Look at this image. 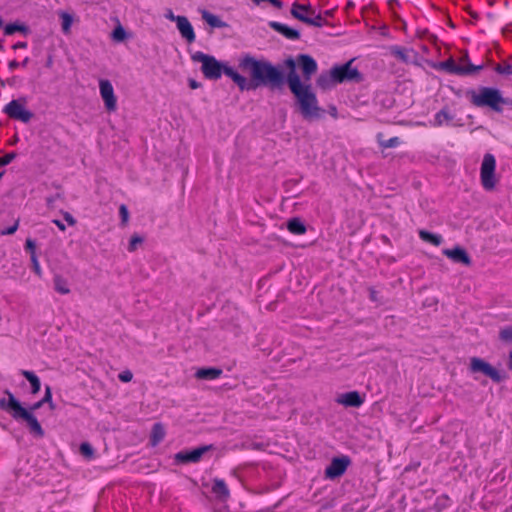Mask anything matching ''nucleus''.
I'll list each match as a JSON object with an SVG mask.
<instances>
[{"label":"nucleus","mask_w":512,"mask_h":512,"mask_svg":"<svg viewBox=\"0 0 512 512\" xmlns=\"http://www.w3.org/2000/svg\"><path fill=\"white\" fill-rule=\"evenodd\" d=\"M194 62L201 63V72L208 80H218L222 74L237 85L241 91L256 90L259 87H267L269 90H281L284 87V77L277 65H274L267 59L256 57L250 54H244L238 61L239 69L247 73L249 78L241 75L232 67L219 62L214 56L205 54L201 51L195 52L191 56Z\"/></svg>","instance_id":"1"},{"label":"nucleus","mask_w":512,"mask_h":512,"mask_svg":"<svg viewBox=\"0 0 512 512\" xmlns=\"http://www.w3.org/2000/svg\"><path fill=\"white\" fill-rule=\"evenodd\" d=\"M283 65L288 69L287 75L280 69L284 77V85H288L296 98L303 118L307 120L320 118L323 110L318 106V100L311 85L305 83L310 81L317 72L318 65L315 59L307 54H299L296 59L292 56L287 57Z\"/></svg>","instance_id":"2"},{"label":"nucleus","mask_w":512,"mask_h":512,"mask_svg":"<svg viewBox=\"0 0 512 512\" xmlns=\"http://www.w3.org/2000/svg\"><path fill=\"white\" fill-rule=\"evenodd\" d=\"M5 394L8 398L0 399V409L9 413L15 420H23L26 422L29 433L36 439L44 437L45 432L41 424L34 416L33 413L22 407L20 402L14 397L9 391L5 390Z\"/></svg>","instance_id":"3"},{"label":"nucleus","mask_w":512,"mask_h":512,"mask_svg":"<svg viewBox=\"0 0 512 512\" xmlns=\"http://www.w3.org/2000/svg\"><path fill=\"white\" fill-rule=\"evenodd\" d=\"M471 103L476 107H490L495 111H500V104L504 99L499 90L495 88L482 87L479 92L473 90L468 92Z\"/></svg>","instance_id":"4"},{"label":"nucleus","mask_w":512,"mask_h":512,"mask_svg":"<svg viewBox=\"0 0 512 512\" xmlns=\"http://www.w3.org/2000/svg\"><path fill=\"white\" fill-rule=\"evenodd\" d=\"M468 60V54H465L460 59L461 63H467L466 65L457 64L452 58H449L446 61L440 62L437 68L455 75H470L483 69L482 65H473L468 63Z\"/></svg>","instance_id":"5"},{"label":"nucleus","mask_w":512,"mask_h":512,"mask_svg":"<svg viewBox=\"0 0 512 512\" xmlns=\"http://www.w3.org/2000/svg\"><path fill=\"white\" fill-rule=\"evenodd\" d=\"M26 98H19L10 101L3 109V112L11 119L28 123L34 114L26 109Z\"/></svg>","instance_id":"6"},{"label":"nucleus","mask_w":512,"mask_h":512,"mask_svg":"<svg viewBox=\"0 0 512 512\" xmlns=\"http://www.w3.org/2000/svg\"><path fill=\"white\" fill-rule=\"evenodd\" d=\"M495 168H496V160L495 157L486 153L483 157V161L480 169V177L483 187L486 190H491L496 185L495 180Z\"/></svg>","instance_id":"7"},{"label":"nucleus","mask_w":512,"mask_h":512,"mask_svg":"<svg viewBox=\"0 0 512 512\" xmlns=\"http://www.w3.org/2000/svg\"><path fill=\"white\" fill-rule=\"evenodd\" d=\"M334 81L343 83L346 81L359 83L362 81V75L357 68L352 67V61H349L341 66L332 68Z\"/></svg>","instance_id":"8"},{"label":"nucleus","mask_w":512,"mask_h":512,"mask_svg":"<svg viewBox=\"0 0 512 512\" xmlns=\"http://www.w3.org/2000/svg\"><path fill=\"white\" fill-rule=\"evenodd\" d=\"M469 369L472 373H481L496 383L502 380L499 371L481 358L472 357L470 359Z\"/></svg>","instance_id":"9"},{"label":"nucleus","mask_w":512,"mask_h":512,"mask_svg":"<svg viewBox=\"0 0 512 512\" xmlns=\"http://www.w3.org/2000/svg\"><path fill=\"white\" fill-rule=\"evenodd\" d=\"M99 89L107 111H115L117 108V98L111 82L107 79H101L99 81Z\"/></svg>","instance_id":"10"},{"label":"nucleus","mask_w":512,"mask_h":512,"mask_svg":"<svg viewBox=\"0 0 512 512\" xmlns=\"http://www.w3.org/2000/svg\"><path fill=\"white\" fill-rule=\"evenodd\" d=\"M348 456L335 457L329 466L325 469V476L329 479H335L342 476L350 465Z\"/></svg>","instance_id":"11"},{"label":"nucleus","mask_w":512,"mask_h":512,"mask_svg":"<svg viewBox=\"0 0 512 512\" xmlns=\"http://www.w3.org/2000/svg\"><path fill=\"white\" fill-rule=\"evenodd\" d=\"M213 448L212 445L201 446L192 451H180L175 455L176 461L180 463H197L201 460L202 456Z\"/></svg>","instance_id":"12"},{"label":"nucleus","mask_w":512,"mask_h":512,"mask_svg":"<svg viewBox=\"0 0 512 512\" xmlns=\"http://www.w3.org/2000/svg\"><path fill=\"white\" fill-rule=\"evenodd\" d=\"M390 53L402 63H417L418 53L414 49L395 45L390 47Z\"/></svg>","instance_id":"13"},{"label":"nucleus","mask_w":512,"mask_h":512,"mask_svg":"<svg viewBox=\"0 0 512 512\" xmlns=\"http://www.w3.org/2000/svg\"><path fill=\"white\" fill-rule=\"evenodd\" d=\"M444 255H446L449 259H451L455 263H462L464 265L469 266L471 264V259L468 253L461 247H455L453 249H445L443 251Z\"/></svg>","instance_id":"14"},{"label":"nucleus","mask_w":512,"mask_h":512,"mask_svg":"<svg viewBox=\"0 0 512 512\" xmlns=\"http://www.w3.org/2000/svg\"><path fill=\"white\" fill-rule=\"evenodd\" d=\"M177 29L181 36L190 44L196 39L194 29L186 16H183L177 23Z\"/></svg>","instance_id":"15"},{"label":"nucleus","mask_w":512,"mask_h":512,"mask_svg":"<svg viewBox=\"0 0 512 512\" xmlns=\"http://www.w3.org/2000/svg\"><path fill=\"white\" fill-rule=\"evenodd\" d=\"M338 403L346 407H360L364 403V398L361 397L359 392L351 391L342 394L338 399Z\"/></svg>","instance_id":"16"},{"label":"nucleus","mask_w":512,"mask_h":512,"mask_svg":"<svg viewBox=\"0 0 512 512\" xmlns=\"http://www.w3.org/2000/svg\"><path fill=\"white\" fill-rule=\"evenodd\" d=\"M269 26L276 32L282 34L284 37H286L287 39H290V40H298L300 38V33L295 30V29H292L290 27H288L287 25L285 24H282L280 22H276V21H271L269 23Z\"/></svg>","instance_id":"17"},{"label":"nucleus","mask_w":512,"mask_h":512,"mask_svg":"<svg viewBox=\"0 0 512 512\" xmlns=\"http://www.w3.org/2000/svg\"><path fill=\"white\" fill-rule=\"evenodd\" d=\"M212 492L220 499L227 500L230 496L229 489L222 479H214L212 485Z\"/></svg>","instance_id":"18"},{"label":"nucleus","mask_w":512,"mask_h":512,"mask_svg":"<svg viewBox=\"0 0 512 512\" xmlns=\"http://www.w3.org/2000/svg\"><path fill=\"white\" fill-rule=\"evenodd\" d=\"M222 373H223V371L221 369L210 367V368L199 369L196 372L195 376L198 379L214 380V379L219 378L222 375Z\"/></svg>","instance_id":"19"},{"label":"nucleus","mask_w":512,"mask_h":512,"mask_svg":"<svg viewBox=\"0 0 512 512\" xmlns=\"http://www.w3.org/2000/svg\"><path fill=\"white\" fill-rule=\"evenodd\" d=\"M453 119L454 115H452L447 108H443L435 114L432 125L434 127H440L443 124H449Z\"/></svg>","instance_id":"20"},{"label":"nucleus","mask_w":512,"mask_h":512,"mask_svg":"<svg viewBox=\"0 0 512 512\" xmlns=\"http://www.w3.org/2000/svg\"><path fill=\"white\" fill-rule=\"evenodd\" d=\"M294 18L307 25L314 27H322L327 23L326 20L321 16V14H314V16H299L294 14Z\"/></svg>","instance_id":"21"},{"label":"nucleus","mask_w":512,"mask_h":512,"mask_svg":"<svg viewBox=\"0 0 512 512\" xmlns=\"http://www.w3.org/2000/svg\"><path fill=\"white\" fill-rule=\"evenodd\" d=\"M202 19L212 28H225L227 23L222 21L218 16L204 10L201 13Z\"/></svg>","instance_id":"22"},{"label":"nucleus","mask_w":512,"mask_h":512,"mask_svg":"<svg viewBox=\"0 0 512 512\" xmlns=\"http://www.w3.org/2000/svg\"><path fill=\"white\" fill-rule=\"evenodd\" d=\"M21 375H23L30 383L32 394H37L41 388V382L38 376L34 372L28 370H22Z\"/></svg>","instance_id":"23"},{"label":"nucleus","mask_w":512,"mask_h":512,"mask_svg":"<svg viewBox=\"0 0 512 512\" xmlns=\"http://www.w3.org/2000/svg\"><path fill=\"white\" fill-rule=\"evenodd\" d=\"M16 32H20L24 35L29 33V27L23 23L14 22L5 25L4 34L5 35H13Z\"/></svg>","instance_id":"24"},{"label":"nucleus","mask_w":512,"mask_h":512,"mask_svg":"<svg viewBox=\"0 0 512 512\" xmlns=\"http://www.w3.org/2000/svg\"><path fill=\"white\" fill-rule=\"evenodd\" d=\"M287 229L295 235H303L306 232V226L299 218H292L287 223Z\"/></svg>","instance_id":"25"},{"label":"nucleus","mask_w":512,"mask_h":512,"mask_svg":"<svg viewBox=\"0 0 512 512\" xmlns=\"http://www.w3.org/2000/svg\"><path fill=\"white\" fill-rule=\"evenodd\" d=\"M165 436V430L160 423H155L152 427L150 442L153 446H156L160 443Z\"/></svg>","instance_id":"26"},{"label":"nucleus","mask_w":512,"mask_h":512,"mask_svg":"<svg viewBox=\"0 0 512 512\" xmlns=\"http://www.w3.org/2000/svg\"><path fill=\"white\" fill-rule=\"evenodd\" d=\"M53 283H54V289L58 293H60L62 295H66V294L70 293V288L68 286V283L62 276L56 275L53 279Z\"/></svg>","instance_id":"27"},{"label":"nucleus","mask_w":512,"mask_h":512,"mask_svg":"<svg viewBox=\"0 0 512 512\" xmlns=\"http://www.w3.org/2000/svg\"><path fill=\"white\" fill-rule=\"evenodd\" d=\"M335 83L332 69L329 74L322 73L317 79V85L324 90L330 88Z\"/></svg>","instance_id":"28"},{"label":"nucleus","mask_w":512,"mask_h":512,"mask_svg":"<svg viewBox=\"0 0 512 512\" xmlns=\"http://www.w3.org/2000/svg\"><path fill=\"white\" fill-rule=\"evenodd\" d=\"M419 236L423 241L429 242L435 246H439L442 243V237L437 234L430 233L425 230L419 232Z\"/></svg>","instance_id":"29"},{"label":"nucleus","mask_w":512,"mask_h":512,"mask_svg":"<svg viewBox=\"0 0 512 512\" xmlns=\"http://www.w3.org/2000/svg\"><path fill=\"white\" fill-rule=\"evenodd\" d=\"M494 70L499 74L512 75V56L507 61L497 64Z\"/></svg>","instance_id":"30"},{"label":"nucleus","mask_w":512,"mask_h":512,"mask_svg":"<svg viewBox=\"0 0 512 512\" xmlns=\"http://www.w3.org/2000/svg\"><path fill=\"white\" fill-rule=\"evenodd\" d=\"M60 18H61L62 31H63V33L68 34L70 32V29H71V26L73 23V17L66 12H62L60 14Z\"/></svg>","instance_id":"31"},{"label":"nucleus","mask_w":512,"mask_h":512,"mask_svg":"<svg viewBox=\"0 0 512 512\" xmlns=\"http://www.w3.org/2000/svg\"><path fill=\"white\" fill-rule=\"evenodd\" d=\"M79 451L81 455L87 459H92L95 455L94 448L88 442H83L80 444Z\"/></svg>","instance_id":"32"},{"label":"nucleus","mask_w":512,"mask_h":512,"mask_svg":"<svg viewBox=\"0 0 512 512\" xmlns=\"http://www.w3.org/2000/svg\"><path fill=\"white\" fill-rule=\"evenodd\" d=\"M401 141L398 137H392L388 140H379V144L382 148H394L400 145Z\"/></svg>","instance_id":"33"},{"label":"nucleus","mask_w":512,"mask_h":512,"mask_svg":"<svg viewBox=\"0 0 512 512\" xmlns=\"http://www.w3.org/2000/svg\"><path fill=\"white\" fill-rule=\"evenodd\" d=\"M499 339L504 342H512V326L502 328L499 332Z\"/></svg>","instance_id":"34"},{"label":"nucleus","mask_w":512,"mask_h":512,"mask_svg":"<svg viewBox=\"0 0 512 512\" xmlns=\"http://www.w3.org/2000/svg\"><path fill=\"white\" fill-rule=\"evenodd\" d=\"M142 242H143V238L142 237H140L139 235H133L130 238L128 250L130 252L135 251L137 249V245L141 244Z\"/></svg>","instance_id":"35"},{"label":"nucleus","mask_w":512,"mask_h":512,"mask_svg":"<svg viewBox=\"0 0 512 512\" xmlns=\"http://www.w3.org/2000/svg\"><path fill=\"white\" fill-rule=\"evenodd\" d=\"M112 36L116 41H123L126 37V32L122 26H118L113 30Z\"/></svg>","instance_id":"36"},{"label":"nucleus","mask_w":512,"mask_h":512,"mask_svg":"<svg viewBox=\"0 0 512 512\" xmlns=\"http://www.w3.org/2000/svg\"><path fill=\"white\" fill-rule=\"evenodd\" d=\"M119 214H120V218H121V224L123 226H125L129 219V211H128L126 205H124V204L120 205Z\"/></svg>","instance_id":"37"},{"label":"nucleus","mask_w":512,"mask_h":512,"mask_svg":"<svg viewBox=\"0 0 512 512\" xmlns=\"http://www.w3.org/2000/svg\"><path fill=\"white\" fill-rule=\"evenodd\" d=\"M31 262H32V269L34 271V273L41 277L42 275V270H41V267H40V264L38 262V259H37V256H36V253H33V255H31Z\"/></svg>","instance_id":"38"},{"label":"nucleus","mask_w":512,"mask_h":512,"mask_svg":"<svg viewBox=\"0 0 512 512\" xmlns=\"http://www.w3.org/2000/svg\"><path fill=\"white\" fill-rule=\"evenodd\" d=\"M304 9V4H300L298 2H294L291 8V15L294 17V14L299 16H307L305 12L301 11Z\"/></svg>","instance_id":"39"},{"label":"nucleus","mask_w":512,"mask_h":512,"mask_svg":"<svg viewBox=\"0 0 512 512\" xmlns=\"http://www.w3.org/2000/svg\"><path fill=\"white\" fill-rule=\"evenodd\" d=\"M41 400H42V402L44 404L48 403L50 405L51 409L54 408V405H53V402H52V391H51V387L50 386H46V388H45V395H44V397Z\"/></svg>","instance_id":"40"},{"label":"nucleus","mask_w":512,"mask_h":512,"mask_svg":"<svg viewBox=\"0 0 512 512\" xmlns=\"http://www.w3.org/2000/svg\"><path fill=\"white\" fill-rule=\"evenodd\" d=\"M19 227V220H16L14 224L0 232L1 235H13Z\"/></svg>","instance_id":"41"},{"label":"nucleus","mask_w":512,"mask_h":512,"mask_svg":"<svg viewBox=\"0 0 512 512\" xmlns=\"http://www.w3.org/2000/svg\"><path fill=\"white\" fill-rule=\"evenodd\" d=\"M118 378L120 381L127 383L132 380L133 374L130 370H125L118 375Z\"/></svg>","instance_id":"42"},{"label":"nucleus","mask_w":512,"mask_h":512,"mask_svg":"<svg viewBox=\"0 0 512 512\" xmlns=\"http://www.w3.org/2000/svg\"><path fill=\"white\" fill-rule=\"evenodd\" d=\"M15 158H16L15 152H10V153H7L6 155H4L3 157H0L1 162L3 163L4 166L10 164Z\"/></svg>","instance_id":"43"},{"label":"nucleus","mask_w":512,"mask_h":512,"mask_svg":"<svg viewBox=\"0 0 512 512\" xmlns=\"http://www.w3.org/2000/svg\"><path fill=\"white\" fill-rule=\"evenodd\" d=\"M25 249L26 251L30 252V256L33 255V253H36V245L35 242L32 239H27L25 242Z\"/></svg>","instance_id":"44"},{"label":"nucleus","mask_w":512,"mask_h":512,"mask_svg":"<svg viewBox=\"0 0 512 512\" xmlns=\"http://www.w3.org/2000/svg\"><path fill=\"white\" fill-rule=\"evenodd\" d=\"M165 17L172 21V22H175L177 23L183 16H179V15H174V13L172 12V10H168L167 13L165 14Z\"/></svg>","instance_id":"45"},{"label":"nucleus","mask_w":512,"mask_h":512,"mask_svg":"<svg viewBox=\"0 0 512 512\" xmlns=\"http://www.w3.org/2000/svg\"><path fill=\"white\" fill-rule=\"evenodd\" d=\"M63 217L70 226H74L76 224V219L69 212H64Z\"/></svg>","instance_id":"46"},{"label":"nucleus","mask_w":512,"mask_h":512,"mask_svg":"<svg viewBox=\"0 0 512 512\" xmlns=\"http://www.w3.org/2000/svg\"><path fill=\"white\" fill-rule=\"evenodd\" d=\"M301 11L305 12L308 16H314L315 10L310 5H304V9H301Z\"/></svg>","instance_id":"47"},{"label":"nucleus","mask_w":512,"mask_h":512,"mask_svg":"<svg viewBox=\"0 0 512 512\" xmlns=\"http://www.w3.org/2000/svg\"><path fill=\"white\" fill-rule=\"evenodd\" d=\"M43 404H44V403L42 402V400H40V401H38V402L34 403V404L30 407V409H29L28 411H30L31 413H33L34 411H36V410H38L39 408H41V407L43 406Z\"/></svg>","instance_id":"48"},{"label":"nucleus","mask_w":512,"mask_h":512,"mask_svg":"<svg viewBox=\"0 0 512 512\" xmlns=\"http://www.w3.org/2000/svg\"><path fill=\"white\" fill-rule=\"evenodd\" d=\"M20 66V63L16 60H11L9 63H8V67L11 71H14L15 69H17L18 67Z\"/></svg>","instance_id":"49"},{"label":"nucleus","mask_w":512,"mask_h":512,"mask_svg":"<svg viewBox=\"0 0 512 512\" xmlns=\"http://www.w3.org/2000/svg\"><path fill=\"white\" fill-rule=\"evenodd\" d=\"M25 48H27V42H17L16 44H14L12 46V49H14V50L25 49Z\"/></svg>","instance_id":"50"},{"label":"nucleus","mask_w":512,"mask_h":512,"mask_svg":"<svg viewBox=\"0 0 512 512\" xmlns=\"http://www.w3.org/2000/svg\"><path fill=\"white\" fill-rule=\"evenodd\" d=\"M200 86H201V85H200V83H199V82H197L196 80H194V79H189V87H190L191 89H197V88H199Z\"/></svg>","instance_id":"51"},{"label":"nucleus","mask_w":512,"mask_h":512,"mask_svg":"<svg viewBox=\"0 0 512 512\" xmlns=\"http://www.w3.org/2000/svg\"><path fill=\"white\" fill-rule=\"evenodd\" d=\"M269 3L277 9H281L283 7V3L280 0H270Z\"/></svg>","instance_id":"52"},{"label":"nucleus","mask_w":512,"mask_h":512,"mask_svg":"<svg viewBox=\"0 0 512 512\" xmlns=\"http://www.w3.org/2000/svg\"><path fill=\"white\" fill-rule=\"evenodd\" d=\"M61 231H65L66 227L65 225L58 219H54L52 221Z\"/></svg>","instance_id":"53"},{"label":"nucleus","mask_w":512,"mask_h":512,"mask_svg":"<svg viewBox=\"0 0 512 512\" xmlns=\"http://www.w3.org/2000/svg\"><path fill=\"white\" fill-rule=\"evenodd\" d=\"M369 293H370V299L372 301H377V292L374 288H369Z\"/></svg>","instance_id":"54"},{"label":"nucleus","mask_w":512,"mask_h":512,"mask_svg":"<svg viewBox=\"0 0 512 512\" xmlns=\"http://www.w3.org/2000/svg\"><path fill=\"white\" fill-rule=\"evenodd\" d=\"M28 62H29V58H28V57H26V58H25V59L20 63V65H21V66H23V67H26V66H27V64H28Z\"/></svg>","instance_id":"55"},{"label":"nucleus","mask_w":512,"mask_h":512,"mask_svg":"<svg viewBox=\"0 0 512 512\" xmlns=\"http://www.w3.org/2000/svg\"><path fill=\"white\" fill-rule=\"evenodd\" d=\"M4 50V41L0 39V51Z\"/></svg>","instance_id":"56"},{"label":"nucleus","mask_w":512,"mask_h":512,"mask_svg":"<svg viewBox=\"0 0 512 512\" xmlns=\"http://www.w3.org/2000/svg\"><path fill=\"white\" fill-rule=\"evenodd\" d=\"M509 365L512 367V351L509 354Z\"/></svg>","instance_id":"57"},{"label":"nucleus","mask_w":512,"mask_h":512,"mask_svg":"<svg viewBox=\"0 0 512 512\" xmlns=\"http://www.w3.org/2000/svg\"><path fill=\"white\" fill-rule=\"evenodd\" d=\"M325 15L332 16V11H325Z\"/></svg>","instance_id":"58"},{"label":"nucleus","mask_w":512,"mask_h":512,"mask_svg":"<svg viewBox=\"0 0 512 512\" xmlns=\"http://www.w3.org/2000/svg\"><path fill=\"white\" fill-rule=\"evenodd\" d=\"M471 16L474 17V18L478 17V15L476 13H471Z\"/></svg>","instance_id":"59"}]
</instances>
